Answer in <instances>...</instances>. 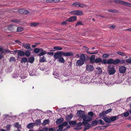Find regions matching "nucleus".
<instances>
[{
    "label": "nucleus",
    "instance_id": "1",
    "mask_svg": "<svg viewBox=\"0 0 131 131\" xmlns=\"http://www.w3.org/2000/svg\"><path fill=\"white\" fill-rule=\"evenodd\" d=\"M113 2L116 3L122 4L126 6L131 7V3L128 2L118 0H114L113 1Z\"/></svg>",
    "mask_w": 131,
    "mask_h": 131
},
{
    "label": "nucleus",
    "instance_id": "2",
    "mask_svg": "<svg viewBox=\"0 0 131 131\" xmlns=\"http://www.w3.org/2000/svg\"><path fill=\"white\" fill-rule=\"evenodd\" d=\"M62 56V51H58L54 53L53 57L55 59H59Z\"/></svg>",
    "mask_w": 131,
    "mask_h": 131
},
{
    "label": "nucleus",
    "instance_id": "3",
    "mask_svg": "<svg viewBox=\"0 0 131 131\" xmlns=\"http://www.w3.org/2000/svg\"><path fill=\"white\" fill-rule=\"evenodd\" d=\"M108 67L109 68V73L110 75H112L115 73V70L114 67L113 66L111 67L110 66H108Z\"/></svg>",
    "mask_w": 131,
    "mask_h": 131
},
{
    "label": "nucleus",
    "instance_id": "4",
    "mask_svg": "<svg viewBox=\"0 0 131 131\" xmlns=\"http://www.w3.org/2000/svg\"><path fill=\"white\" fill-rule=\"evenodd\" d=\"M113 59L112 58H110L107 61L106 59H103V63L104 64L106 63L108 64H113Z\"/></svg>",
    "mask_w": 131,
    "mask_h": 131
},
{
    "label": "nucleus",
    "instance_id": "5",
    "mask_svg": "<svg viewBox=\"0 0 131 131\" xmlns=\"http://www.w3.org/2000/svg\"><path fill=\"white\" fill-rule=\"evenodd\" d=\"M23 47L26 49L29 50H30L32 51V49L30 47V45L28 43H22Z\"/></svg>",
    "mask_w": 131,
    "mask_h": 131
},
{
    "label": "nucleus",
    "instance_id": "6",
    "mask_svg": "<svg viewBox=\"0 0 131 131\" xmlns=\"http://www.w3.org/2000/svg\"><path fill=\"white\" fill-rule=\"evenodd\" d=\"M83 124L85 126V127L83 129L84 131H85L91 128L90 124L88 122H85V123H83Z\"/></svg>",
    "mask_w": 131,
    "mask_h": 131
},
{
    "label": "nucleus",
    "instance_id": "7",
    "mask_svg": "<svg viewBox=\"0 0 131 131\" xmlns=\"http://www.w3.org/2000/svg\"><path fill=\"white\" fill-rule=\"evenodd\" d=\"M77 19V17L76 16H72L66 20V21H68L70 22H72L75 21Z\"/></svg>",
    "mask_w": 131,
    "mask_h": 131
},
{
    "label": "nucleus",
    "instance_id": "8",
    "mask_svg": "<svg viewBox=\"0 0 131 131\" xmlns=\"http://www.w3.org/2000/svg\"><path fill=\"white\" fill-rule=\"evenodd\" d=\"M126 69L125 67L123 66H122L119 68V70L120 73L124 74L125 72Z\"/></svg>",
    "mask_w": 131,
    "mask_h": 131
},
{
    "label": "nucleus",
    "instance_id": "9",
    "mask_svg": "<svg viewBox=\"0 0 131 131\" xmlns=\"http://www.w3.org/2000/svg\"><path fill=\"white\" fill-rule=\"evenodd\" d=\"M18 12L21 14H23L24 15L27 14L29 13L28 11L23 9H21L19 10Z\"/></svg>",
    "mask_w": 131,
    "mask_h": 131
},
{
    "label": "nucleus",
    "instance_id": "10",
    "mask_svg": "<svg viewBox=\"0 0 131 131\" xmlns=\"http://www.w3.org/2000/svg\"><path fill=\"white\" fill-rule=\"evenodd\" d=\"M82 118L83 120L82 123H85V122H88L89 121H90L91 119L90 118V119H89L88 117V116L86 115H84L81 118Z\"/></svg>",
    "mask_w": 131,
    "mask_h": 131
},
{
    "label": "nucleus",
    "instance_id": "11",
    "mask_svg": "<svg viewBox=\"0 0 131 131\" xmlns=\"http://www.w3.org/2000/svg\"><path fill=\"white\" fill-rule=\"evenodd\" d=\"M83 124V123H81V122L78 123L77 124V125L75 128V129L77 130L80 129L82 128L81 127Z\"/></svg>",
    "mask_w": 131,
    "mask_h": 131
},
{
    "label": "nucleus",
    "instance_id": "12",
    "mask_svg": "<svg viewBox=\"0 0 131 131\" xmlns=\"http://www.w3.org/2000/svg\"><path fill=\"white\" fill-rule=\"evenodd\" d=\"M90 58V62L91 63H93L95 62V56L94 55H92L91 57H88Z\"/></svg>",
    "mask_w": 131,
    "mask_h": 131
},
{
    "label": "nucleus",
    "instance_id": "13",
    "mask_svg": "<svg viewBox=\"0 0 131 131\" xmlns=\"http://www.w3.org/2000/svg\"><path fill=\"white\" fill-rule=\"evenodd\" d=\"M62 56H64L67 57L69 56H73V53L72 52H68L66 53H64L62 51Z\"/></svg>",
    "mask_w": 131,
    "mask_h": 131
},
{
    "label": "nucleus",
    "instance_id": "14",
    "mask_svg": "<svg viewBox=\"0 0 131 131\" xmlns=\"http://www.w3.org/2000/svg\"><path fill=\"white\" fill-rule=\"evenodd\" d=\"M77 115L82 118L84 115V112L82 110L78 111L77 112Z\"/></svg>",
    "mask_w": 131,
    "mask_h": 131
},
{
    "label": "nucleus",
    "instance_id": "15",
    "mask_svg": "<svg viewBox=\"0 0 131 131\" xmlns=\"http://www.w3.org/2000/svg\"><path fill=\"white\" fill-rule=\"evenodd\" d=\"M79 60L84 62V63L86 62V57L84 54H82L80 56V58Z\"/></svg>",
    "mask_w": 131,
    "mask_h": 131
},
{
    "label": "nucleus",
    "instance_id": "16",
    "mask_svg": "<svg viewBox=\"0 0 131 131\" xmlns=\"http://www.w3.org/2000/svg\"><path fill=\"white\" fill-rule=\"evenodd\" d=\"M94 69L93 67L92 66L88 65L86 66V70L89 71H92Z\"/></svg>",
    "mask_w": 131,
    "mask_h": 131
},
{
    "label": "nucleus",
    "instance_id": "17",
    "mask_svg": "<svg viewBox=\"0 0 131 131\" xmlns=\"http://www.w3.org/2000/svg\"><path fill=\"white\" fill-rule=\"evenodd\" d=\"M15 28V26H14L12 25H11L8 26L7 27V29L8 30L13 32L14 31Z\"/></svg>",
    "mask_w": 131,
    "mask_h": 131
},
{
    "label": "nucleus",
    "instance_id": "18",
    "mask_svg": "<svg viewBox=\"0 0 131 131\" xmlns=\"http://www.w3.org/2000/svg\"><path fill=\"white\" fill-rule=\"evenodd\" d=\"M73 116V115L72 113H71L69 115L66 116L65 119L66 120L70 121Z\"/></svg>",
    "mask_w": 131,
    "mask_h": 131
},
{
    "label": "nucleus",
    "instance_id": "19",
    "mask_svg": "<svg viewBox=\"0 0 131 131\" xmlns=\"http://www.w3.org/2000/svg\"><path fill=\"white\" fill-rule=\"evenodd\" d=\"M84 63V62L79 59L76 62V65L77 66H80L83 65Z\"/></svg>",
    "mask_w": 131,
    "mask_h": 131
},
{
    "label": "nucleus",
    "instance_id": "20",
    "mask_svg": "<svg viewBox=\"0 0 131 131\" xmlns=\"http://www.w3.org/2000/svg\"><path fill=\"white\" fill-rule=\"evenodd\" d=\"M17 54L18 56L23 57L25 55V52L21 50H18Z\"/></svg>",
    "mask_w": 131,
    "mask_h": 131
},
{
    "label": "nucleus",
    "instance_id": "21",
    "mask_svg": "<svg viewBox=\"0 0 131 131\" xmlns=\"http://www.w3.org/2000/svg\"><path fill=\"white\" fill-rule=\"evenodd\" d=\"M103 59H102L100 58H96L95 59V62L96 63H97L101 62L102 64H104L103 63Z\"/></svg>",
    "mask_w": 131,
    "mask_h": 131
},
{
    "label": "nucleus",
    "instance_id": "22",
    "mask_svg": "<svg viewBox=\"0 0 131 131\" xmlns=\"http://www.w3.org/2000/svg\"><path fill=\"white\" fill-rule=\"evenodd\" d=\"M69 124H70L71 126L73 127L75 126L76 124V122L75 121H71L68 122Z\"/></svg>",
    "mask_w": 131,
    "mask_h": 131
},
{
    "label": "nucleus",
    "instance_id": "23",
    "mask_svg": "<svg viewBox=\"0 0 131 131\" xmlns=\"http://www.w3.org/2000/svg\"><path fill=\"white\" fill-rule=\"evenodd\" d=\"M63 118H62L57 119L56 121V123L57 124H61L63 122Z\"/></svg>",
    "mask_w": 131,
    "mask_h": 131
},
{
    "label": "nucleus",
    "instance_id": "24",
    "mask_svg": "<svg viewBox=\"0 0 131 131\" xmlns=\"http://www.w3.org/2000/svg\"><path fill=\"white\" fill-rule=\"evenodd\" d=\"M39 61L40 62H46V57L44 56L40 57L39 60Z\"/></svg>",
    "mask_w": 131,
    "mask_h": 131
},
{
    "label": "nucleus",
    "instance_id": "25",
    "mask_svg": "<svg viewBox=\"0 0 131 131\" xmlns=\"http://www.w3.org/2000/svg\"><path fill=\"white\" fill-rule=\"evenodd\" d=\"M106 123H110L111 122L110 119L107 117H104L102 118Z\"/></svg>",
    "mask_w": 131,
    "mask_h": 131
},
{
    "label": "nucleus",
    "instance_id": "26",
    "mask_svg": "<svg viewBox=\"0 0 131 131\" xmlns=\"http://www.w3.org/2000/svg\"><path fill=\"white\" fill-rule=\"evenodd\" d=\"M31 54V52L28 50H27L25 51V55L27 57H29Z\"/></svg>",
    "mask_w": 131,
    "mask_h": 131
},
{
    "label": "nucleus",
    "instance_id": "27",
    "mask_svg": "<svg viewBox=\"0 0 131 131\" xmlns=\"http://www.w3.org/2000/svg\"><path fill=\"white\" fill-rule=\"evenodd\" d=\"M113 64L116 65L120 63V59H116L115 60H113Z\"/></svg>",
    "mask_w": 131,
    "mask_h": 131
},
{
    "label": "nucleus",
    "instance_id": "28",
    "mask_svg": "<svg viewBox=\"0 0 131 131\" xmlns=\"http://www.w3.org/2000/svg\"><path fill=\"white\" fill-rule=\"evenodd\" d=\"M84 15L83 12L81 10H77L76 15Z\"/></svg>",
    "mask_w": 131,
    "mask_h": 131
},
{
    "label": "nucleus",
    "instance_id": "29",
    "mask_svg": "<svg viewBox=\"0 0 131 131\" xmlns=\"http://www.w3.org/2000/svg\"><path fill=\"white\" fill-rule=\"evenodd\" d=\"M28 61V60L27 58L26 57L22 58L21 60V63H26Z\"/></svg>",
    "mask_w": 131,
    "mask_h": 131
},
{
    "label": "nucleus",
    "instance_id": "30",
    "mask_svg": "<svg viewBox=\"0 0 131 131\" xmlns=\"http://www.w3.org/2000/svg\"><path fill=\"white\" fill-rule=\"evenodd\" d=\"M118 117L116 116H114L111 117L110 118V120L111 122H114L116 120L117 118H118Z\"/></svg>",
    "mask_w": 131,
    "mask_h": 131
},
{
    "label": "nucleus",
    "instance_id": "31",
    "mask_svg": "<svg viewBox=\"0 0 131 131\" xmlns=\"http://www.w3.org/2000/svg\"><path fill=\"white\" fill-rule=\"evenodd\" d=\"M34 60V57H31L28 59V62L30 63H32Z\"/></svg>",
    "mask_w": 131,
    "mask_h": 131
},
{
    "label": "nucleus",
    "instance_id": "32",
    "mask_svg": "<svg viewBox=\"0 0 131 131\" xmlns=\"http://www.w3.org/2000/svg\"><path fill=\"white\" fill-rule=\"evenodd\" d=\"M77 3L79 4L78 7L83 8V7H86V5L84 4L83 3Z\"/></svg>",
    "mask_w": 131,
    "mask_h": 131
},
{
    "label": "nucleus",
    "instance_id": "33",
    "mask_svg": "<svg viewBox=\"0 0 131 131\" xmlns=\"http://www.w3.org/2000/svg\"><path fill=\"white\" fill-rule=\"evenodd\" d=\"M117 53L119 55H120L122 56H125L126 55V54L125 52H123L121 51H118L117 52Z\"/></svg>",
    "mask_w": 131,
    "mask_h": 131
},
{
    "label": "nucleus",
    "instance_id": "34",
    "mask_svg": "<svg viewBox=\"0 0 131 131\" xmlns=\"http://www.w3.org/2000/svg\"><path fill=\"white\" fill-rule=\"evenodd\" d=\"M98 123L100 125H104L105 124L104 122L101 119L97 120Z\"/></svg>",
    "mask_w": 131,
    "mask_h": 131
},
{
    "label": "nucleus",
    "instance_id": "35",
    "mask_svg": "<svg viewBox=\"0 0 131 131\" xmlns=\"http://www.w3.org/2000/svg\"><path fill=\"white\" fill-rule=\"evenodd\" d=\"M58 61L59 62L62 63H64L65 62V60L63 59V57L61 56L60 58H59Z\"/></svg>",
    "mask_w": 131,
    "mask_h": 131
},
{
    "label": "nucleus",
    "instance_id": "36",
    "mask_svg": "<svg viewBox=\"0 0 131 131\" xmlns=\"http://www.w3.org/2000/svg\"><path fill=\"white\" fill-rule=\"evenodd\" d=\"M38 24V23H30V25L31 27H35Z\"/></svg>",
    "mask_w": 131,
    "mask_h": 131
},
{
    "label": "nucleus",
    "instance_id": "37",
    "mask_svg": "<svg viewBox=\"0 0 131 131\" xmlns=\"http://www.w3.org/2000/svg\"><path fill=\"white\" fill-rule=\"evenodd\" d=\"M47 54V52L46 51H43L42 52H40L38 55V56H39L40 57H41L44 54Z\"/></svg>",
    "mask_w": 131,
    "mask_h": 131
},
{
    "label": "nucleus",
    "instance_id": "38",
    "mask_svg": "<svg viewBox=\"0 0 131 131\" xmlns=\"http://www.w3.org/2000/svg\"><path fill=\"white\" fill-rule=\"evenodd\" d=\"M53 49L56 50H62V48L59 46H55L53 47Z\"/></svg>",
    "mask_w": 131,
    "mask_h": 131
},
{
    "label": "nucleus",
    "instance_id": "39",
    "mask_svg": "<svg viewBox=\"0 0 131 131\" xmlns=\"http://www.w3.org/2000/svg\"><path fill=\"white\" fill-rule=\"evenodd\" d=\"M106 114L105 111H103L102 112L100 113L99 114V116L101 117L102 116H104Z\"/></svg>",
    "mask_w": 131,
    "mask_h": 131
},
{
    "label": "nucleus",
    "instance_id": "40",
    "mask_svg": "<svg viewBox=\"0 0 131 131\" xmlns=\"http://www.w3.org/2000/svg\"><path fill=\"white\" fill-rule=\"evenodd\" d=\"M122 115L125 117H127L129 116V113L128 112L124 113L122 114Z\"/></svg>",
    "mask_w": 131,
    "mask_h": 131
},
{
    "label": "nucleus",
    "instance_id": "41",
    "mask_svg": "<svg viewBox=\"0 0 131 131\" xmlns=\"http://www.w3.org/2000/svg\"><path fill=\"white\" fill-rule=\"evenodd\" d=\"M98 123V121L97 120H94L93 121H92L91 125L92 126H95Z\"/></svg>",
    "mask_w": 131,
    "mask_h": 131
},
{
    "label": "nucleus",
    "instance_id": "42",
    "mask_svg": "<svg viewBox=\"0 0 131 131\" xmlns=\"http://www.w3.org/2000/svg\"><path fill=\"white\" fill-rule=\"evenodd\" d=\"M10 21L11 22H13L14 23H19L20 22V21L19 20L15 19H13L12 20H11Z\"/></svg>",
    "mask_w": 131,
    "mask_h": 131
},
{
    "label": "nucleus",
    "instance_id": "43",
    "mask_svg": "<svg viewBox=\"0 0 131 131\" xmlns=\"http://www.w3.org/2000/svg\"><path fill=\"white\" fill-rule=\"evenodd\" d=\"M79 3L78 2H75L73 3L72 5L71 6H73V5H74L73 7H78V6H79V4H78V3Z\"/></svg>",
    "mask_w": 131,
    "mask_h": 131
},
{
    "label": "nucleus",
    "instance_id": "44",
    "mask_svg": "<svg viewBox=\"0 0 131 131\" xmlns=\"http://www.w3.org/2000/svg\"><path fill=\"white\" fill-rule=\"evenodd\" d=\"M16 61V59L14 57H12L10 58L9 59V61L10 62H11L12 61H14L15 62Z\"/></svg>",
    "mask_w": 131,
    "mask_h": 131
},
{
    "label": "nucleus",
    "instance_id": "45",
    "mask_svg": "<svg viewBox=\"0 0 131 131\" xmlns=\"http://www.w3.org/2000/svg\"><path fill=\"white\" fill-rule=\"evenodd\" d=\"M83 24L82 23V21H79L77 22V24L75 25V26H77L79 25H83Z\"/></svg>",
    "mask_w": 131,
    "mask_h": 131
},
{
    "label": "nucleus",
    "instance_id": "46",
    "mask_svg": "<svg viewBox=\"0 0 131 131\" xmlns=\"http://www.w3.org/2000/svg\"><path fill=\"white\" fill-rule=\"evenodd\" d=\"M23 30V28L20 27H18L17 28V31L20 32L22 31Z\"/></svg>",
    "mask_w": 131,
    "mask_h": 131
},
{
    "label": "nucleus",
    "instance_id": "47",
    "mask_svg": "<svg viewBox=\"0 0 131 131\" xmlns=\"http://www.w3.org/2000/svg\"><path fill=\"white\" fill-rule=\"evenodd\" d=\"M3 51H4V53H10L12 52V51H10L9 50H7V49H3Z\"/></svg>",
    "mask_w": 131,
    "mask_h": 131
},
{
    "label": "nucleus",
    "instance_id": "48",
    "mask_svg": "<svg viewBox=\"0 0 131 131\" xmlns=\"http://www.w3.org/2000/svg\"><path fill=\"white\" fill-rule=\"evenodd\" d=\"M36 123L37 125H39L40 124L41 121L40 119L36 120Z\"/></svg>",
    "mask_w": 131,
    "mask_h": 131
},
{
    "label": "nucleus",
    "instance_id": "49",
    "mask_svg": "<svg viewBox=\"0 0 131 131\" xmlns=\"http://www.w3.org/2000/svg\"><path fill=\"white\" fill-rule=\"evenodd\" d=\"M87 52L88 54H96L98 53L96 51L94 52H91L90 51H87Z\"/></svg>",
    "mask_w": 131,
    "mask_h": 131
},
{
    "label": "nucleus",
    "instance_id": "50",
    "mask_svg": "<svg viewBox=\"0 0 131 131\" xmlns=\"http://www.w3.org/2000/svg\"><path fill=\"white\" fill-rule=\"evenodd\" d=\"M97 70L99 71V74L101 73L102 72V71L101 68L100 67L97 68Z\"/></svg>",
    "mask_w": 131,
    "mask_h": 131
},
{
    "label": "nucleus",
    "instance_id": "51",
    "mask_svg": "<svg viewBox=\"0 0 131 131\" xmlns=\"http://www.w3.org/2000/svg\"><path fill=\"white\" fill-rule=\"evenodd\" d=\"M34 52L36 53H38L39 52V49L38 48H35L34 49Z\"/></svg>",
    "mask_w": 131,
    "mask_h": 131
},
{
    "label": "nucleus",
    "instance_id": "52",
    "mask_svg": "<svg viewBox=\"0 0 131 131\" xmlns=\"http://www.w3.org/2000/svg\"><path fill=\"white\" fill-rule=\"evenodd\" d=\"M77 10H74L71 12L70 13L72 15H76Z\"/></svg>",
    "mask_w": 131,
    "mask_h": 131
},
{
    "label": "nucleus",
    "instance_id": "53",
    "mask_svg": "<svg viewBox=\"0 0 131 131\" xmlns=\"http://www.w3.org/2000/svg\"><path fill=\"white\" fill-rule=\"evenodd\" d=\"M112 111V109L110 108L109 109H108V110H106V111H105L106 114H107L109 113L110 112Z\"/></svg>",
    "mask_w": 131,
    "mask_h": 131
},
{
    "label": "nucleus",
    "instance_id": "54",
    "mask_svg": "<svg viewBox=\"0 0 131 131\" xmlns=\"http://www.w3.org/2000/svg\"><path fill=\"white\" fill-rule=\"evenodd\" d=\"M15 126L16 127H17L18 128H19V127L20 126L19 124L17 122L15 124Z\"/></svg>",
    "mask_w": 131,
    "mask_h": 131
},
{
    "label": "nucleus",
    "instance_id": "55",
    "mask_svg": "<svg viewBox=\"0 0 131 131\" xmlns=\"http://www.w3.org/2000/svg\"><path fill=\"white\" fill-rule=\"evenodd\" d=\"M109 56V55L107 54H103L102 57L103 58H107Z\"/></svg>",
    "mask_w": 131,
    "mask_h": 131
},
{
    "label": "nucleus",
    "instance_id": "56",
    "mask_svg": "<svg viewBox=\"0 0 131 131\" xmlns=\"http://www.w3.org/2000/svg\"><path fill=\"white\" fill-rule=\"evenodd\" d=\"M88 115L92 117L93 116L94 114L92 112H90L88 113Z\"/></svg>",
    "mask_w": 131,
    "mask_h": 131
},
{
    "label": "nucleus",
    "instance_id": "57",
    "mask_svg": "<svg viewBox=\"0 0 131 131\" xmlns=\"http://www.w3.org/2000/svg\"><path fill=\"white\" fill-rule=\"evenodd\" d=\"M63 128V126L62 124H60L58 126L59 129L60 130H62Z\"/></svg>",
    "mask_w": 131,
    "mask_h": 131
},
{
    "label": "nucleus",
    "instance_id": "58",
    "mask_svg": "<svg viewBox=\"0 0 131 131\" xmlns=\"http://www.w3.org/2000/svg\"><path fill=\"white\" fill-rule=\"evenodd\" d=\"M108 11L110 12H113V13H116V10H112V9H109L108 10Z\"/></svg>",
    "mask_w": 131,
    "mask_h": 131
},
{
    "label": "nucleus",
    "instance_id": "59",
    "mask_svg": "<svg viewBox=\"0 0 131 131\" xmlns=\"http://www.w3.org/2000/svg\"><path fill=\"white\" fill-rule=\"evenodd\" d=\"M116 27V26L115 25H113L111 26H110V29H113L115 28Z\"/></svg>",
    "mask_w": 131,
    "mask_h": 131
},
{
    "label": "nucleus",
    "instance_id": "60",
    "mask_svg": "<svg viewBox=\"0 0 131 131\" xmlns=\"http://www.w3.org/2000/svg\"><path fill=\"white\" fill-rule=\"evenodd\" d=\"M28 126L29 128H30L32 127V124L31 123H30L28 124Z\"/></svg>",
    "mask_w": 131,
    "mask_h": 131
},
{
    "label": "nucleus",
    "instance_id": "61",
    "mask_svg": "<svg viewBox=\"0 0 131 131\" xmlns=\"http://www.w3.org/2000/svg\"><path fill=\"white\" fill-rule=\"evenodd\" d=\"M126 62L131 63V59H128L126 60Z\"/></svg>",
    "mask_w": 131,
    "mask_h": 131
},
{
    "label": "nucleus",
    "instance_id": "62",
    "mask_svg": "<svg viewBox=\"0 0 131 131\" xmlns=\"http://www.w3.org/2000/svg\"><path fill=\"white\" fill-rule=\"evenodd\" d=\"M68 122H65L63 123L62 124L63 126H66L68 125Z\"/></svg>",
    "mask_w": 131,
    "mask_h": 131
},
{
    "label": "nucleus",
    "instance_id": "63",
    "mask_svg": "<svg viewBox=\"0 0 131 131\" xmlns=\"http://www.w3.org/2000/svg\"><path fill=\"white\" fill-rule=\"evenodd\" d=\"M47 54H49L50 55L53 56V55L54 53L53 52H48L47 53Z\"/></svg>",
    "mask_w": 131,
    "mask_h": 131
},
{
    "label": "nucleus",
    "instance_id": "64",
    "mask_svg": "<svg viewBox=\"0 0 131 131\" xmlns=\"http://www.w3.org/2000/svg\"><path fill=\"white\" fill-rule=\"evenodd\" d=\"M46 2L47 3H51L53 2V0H46Z\"/></svg>",
    "mask_w": 131,
    "mask_h": 131
}]
</instances>
